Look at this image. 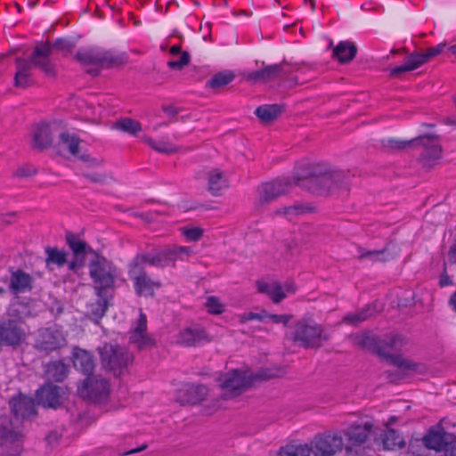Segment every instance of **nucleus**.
Returning <instances> with one entry per match:
<instances>
[{"mask_svg":"<svg viewBox=\"0 0 456 456\" xmlns=\"http://www.w3.org/2000/svg\"><path fill=\"white\" fill-rule=\"evenodd\" d=\"M88 256H93V253H77L72 254L71 260L68 263L69 269L74 273H78L85 266Z\"/></svg>","mask_w":456,"mask_h":456,"instance_id":"47","label":"nucleus"},{"mask_svg":"<svg viewBox=\"0 0 456 456\" xmlns=\"http://www.w3.org/2000/svg\"><path fill=\"white\" fill-rule=\"evenodd\" d=\"M38 403L45 407L57 408L65 399L63 389L54 385H45L37 393Z\"/></svg>","mask_w":456,"mask_h":456,"instance_id":"22","label":"nucleus"},{"mask_svg":"<svg viewBox=\"0 0 456 456\" xmlns=\"http://www.w3.org/2000/svg\"><path fill=\"white\" fill-rule=\"evenodd\" d=\"M451 437H452V435L444 432L441 426H436L429 429L423 438V443L428 449L440 451L443 447L445 449Z\"/></svg>","mask_w":456,"mask_h":456,"instance_id":"26","label":"nucleus"},{"mask_svg":"<svg viewBox=\"0 0 456 456\" xmlns=\"http://www.w3.org/2000/svg\"><path fill=\"white\" fill-rule=\"evenodd\" d=\"M439 283L442 287H444V286H448V285H451L452 282V280L451 278L449 277V275L445 273H444L441 276H440V281H439Z\"/></svg>","mask_w":456,"mask_h":456,"instance_id":"60","label":"nucleus"},{"mask_svg":"<svg viewBox=\"0 0 456 456\" xmlns=\"http://www.w3.org/2000/svg\"><path fill=\"white\" fill-rule=\"evenodd\" d=\"M205 340H208L206 331L192 326L182 329L176 335L175 342L183 346H195Z\"/></svg>","mask_w":456,"mask_h":456,"instance_id":"24","label":"nucleus"},{"mask_svg":"<svg viewBox=\"0 0 456 456\" xmlns=\"http://www.w3.org/2000/svg\"><path fill=\"white\" fill-rule=\"evenodd\" d=\"M77 391L83 398L101 403L108 398L110 392V385L101 375H91L84 379Z\"/></svg>","mask_w":456,"mask_h":456,"instance_id":"12","label":"nucleus"},{"mask_svg":"<svg viewBox=\"0 0 456 456\" xmlns=\"http://www.w3.org/2000/svg\"><path fill=\"white\" fill-rule=\"evenodd\" d=\"M56 147L61 153L69 152L72 156L79 158L82 154L79 138L69 132H60Z\"/></svg>","mask_w":456,"mask_h":456,"instance_id":"29","label":"nucleus"},{"mask_svg":"<svg viewBox=\"0 0 456 456\" xmlns=\"http://www.w3.org/2000/svg\"><path fill=\"white\" fill-rule=\"evenodd\" d=\"M88 269L95 289L102 297V290L112 287L115 282V268L105 257L94 253V256L89 260Z\"/></svg>","mask_w":456,"mask_h":456,"instance_id":"11","label":"nucleus"},{"mask_svg":"<svg viewBox=\"0 0 456 456\" xmlns=\"http://www.w3.org/2000/svg\"><path fill=\"white\" fill-rule=\"evenodd\" d=\"M142 140L146 144H148L151 149L163 154L169 155L175 153L179 151L178 146H176L175 144L172 143L169 141L161 140L157 142L149 136H143Z\"/></svg>","mask_w":456,"mask_h":456,"instance_id":"38","label":"nucleus"},{"mask_svg":"<svg viewBox=\"0 0 456 456\" xmlns=\"http://www.w3.org/2000/svg\"><path fill=\"white\" fill-rule=\"evenodd\" d=\"M191 255L192 249L190 247L170 245L165 247L155 256H150L149 265L158 267L175 266L177 261H186Z\"/></svg>","mask_w":456,"mask_h":456,"instance_id":"13","label":"nucleus"},{"mask_svg":"<svg viewBox=\"0 0 456 456\" xmlns=\"http://www.w3.org/2000/svg\"><path fill=\"white\" fill-rule=\"evenodd\" d=\"M444 453L445 456H456V437L454 436L447 442Z\"/></svg>","mask_w":456,"mask_h":456,"instance_id":"58","label":"nucleus"},{"mask_svg":"<svg viewBox=\"0 0 456 456\" xmlns=\"http://www.w3.org/2000/svg\"><path fill=\"white\" fill-rule=\"evenodd\" d=\"M235 78L232 71H223L214 75L208 82L207 86L217 91L221 87L230 84Z\"/></svg>","mask_w":456,"mask_h":456,"instance_id":"42","label":"nucleus"},{"mask_svg":"<svg viewBox=\"0 0 456 456\" xmlns=\"http://www.w3.org/2000/svg\"><path fill=\"white\" fill-rule=\"evenodd\" d=\"M13 416L11 418L27 419L36 414L35 404L31 398L25 395L14 397L10 402Z\"/></svg>","mask_w":456,"mask_h":456,"instance_id":"27","label":"nucleus"},{"mask_svg":"<svg viewBox=\"0 0 456 456\" xmlns=\"http://www.w3.org/2000/svg\"><path fill=\"white\" fill-rule=\"evenodd\" d=\"M379 310H374V308L370 305L366 306L361 312L350 314L344 317L343 322L346 323H350L353 325H356L369 317L372 316Z\"/></svg>","mask_w":456,"mask_h":456,"instance_id":"45","label":"nucleus"},{"mask_svg":"<svg viewBox=\"0 0 456 456\" xmlns=\"http://www.w3.org/2000/svg\"><path fill=\"white\" fill-rule=\"evenodd\" d=\"M32 277L23 271L13 272L10 279V289L17 294L32 289Z\"/></svg>","mask_w":456,"mask_h":456,"instance_id":"32","label":"nucleus"},{"mask_svg":"<svg viewBox=\"0 0 456 456\" xmlns=\"http://www.w3.org/2000/svg\"><path fill=\"white\" fill-rule=\"evenodd\" d=\"M60 438V436L57 432H53L51 434H49V436H47V441L48 443L52 444V443H55L59 440Z\"/></svg>","mask_w":456,"mask_h":456,"instance_id":"64","label":"nucleus"},{"mask_svg":"<svg viewBox=\"0 0 456 456\" xmlns=\"http://www.w3.org/2000/svg\"><path fill=\"white\" fill-rule=\"evenodd\" d=\"M312 450L309 444H288L279 452V456H311Z\"/></svg>","mask_w":456,"mask_h":456,"instance_id":"43","label":"nucleus"},{"mask_svg":"<svg viewBox=\"0 0 456 456\" xmlns=\"http://www.w3.org/2000/svg\"><path fill=\"white\" fill-rule=\"evenodd\" d=\"M112 127L131 135H137V134L142 130L140 122L129 118H124L117 120L113 124Z\"/></svg>","mask_w":456,"mask_h":456,"instance_id":"40","label":"nucleus"},{"mask_svg":"<svg viewBox=\"0 0 456 456\" xmlns=\"http://www.w3.org/2000/svg\"><path fill=\"white\" fill-rule=\"evenodd\" d=\"M76 59L86 69L92 76H97L102 69L119 68L127 61L125 53L113 51L89 50L78 52Z\"/></svg>","mask_w":456,"mask_h":456,"instance_id":"4","label":"nucleus"},{"mask_svg":"<svg viewBox=\"0 0 456 456\" xmlns=\"http://www.w3.org/2000/svg\"><path fill=\"white\" fill-rule=\"evenodd\" d=\"M206 189L214 197L223 195L230 186L228 174L220 168L208 170L206 174Z\"/></svg>","mask_w":456,"mask_h":456,"instance_id":"20","label":"nucleus"},{"mask_svg":"<svg viewBox=\"0 0 456 456\" xmlns=\"http://www.w3.org/2000/svg\"><path fill=\"white\" fill-rule=\"evenodd\" d=\"M208 393V389L203 386H191L183 391L181 396V402L187 404H197L201 403Z\"/></svg>","mask_w":456,"mask_h":456,"instance_id":"36","label":"nucleus"},{"mask_svg":"<svg viewBox=\"0 0 456 456\" xmlns=\"http://www.w3.org/2000/svg\"><path fill=\"white\" fill-rule=\"evenodd\" d=\"M360 259H370L371 261L386 262L393 258V255L387 249L365 251L359 256Z\"/></svg>","mask_w":456,"mask_h":456,"instance_id":"46","label":"nucleus"},{"mask_svg":"<svg viewBox=\"0 0 456 456\" xmlns=\"http://www.w3.org/2000/svg\"><path fill=\"white\" fill-rule=\"evenodd\" d=\"M85 176L94 182V183H105L108 180V175L106 174V172H87L85 174Z\"/></svg>","mask_w":456,"mask_h":456,"instance_id":"55","label":"nucleus"},{"mask_svg":"<svg viewBox=\"0 0 456 456\" xmlns=\"http://www.w3.org/2000/svg\"><path fill=\"white\" fill-rule=\"evenodd\" d=\"M353 343L362 348L369 350H377L379 354L384 355L387 360L398 369L406 372H414L422 374L427 370V367L419 362H416L402 355H387L384 349L379 346L377 338L370 332L357 333L350 336Z\"/></svg>","mask_w":456,"mask_h":456,"instance_id":"5","label":"nucleus"},{"mask_svg":"<svg viewBox=\"0 0 456 456\" xmlns=\"http://www.w3.org/2000/svg\"><path fill=\"white\" fill-rule=\"evenodd\" d=\"M65 344V337L58 328H49L41 330L37 339V347L44 351H53Z\"/></svg>","mask_w":456,"mask_h":456,"instance_id":"21","label":"nucleus"},{"mask_svg":"<svg viewBox=\"0 0 456 456\" xmlns=\"http://www.w3.org/2000/svg\"><path fill=\"white\" fill-rule=\"evenodd\" d=\"M285 370L280 367L266 368L253 372L248 369H235L225 372L218 379L219 387L226 397H234L247 391L256 382L281 378Z\"/></svg>","mask_w":456,"mask_h":456,"instance_id":"2","label":"nucleus"},{"mask_svg":"<svg viewBox=\"0 0 456 456\" xmlns=\"http://www.w3.org/2000/svg\"><path fill=\"white\" fill-rule=\"evenodd\" d=\"M172 57L179 56V61L170 60L167 66L172 69L181 70L190 63L191 56L188 52L182 51L181 45H174L168 50Z\"/></svg>","mask_w":456,"mask_h":456,"instance_id":"35","label":"nucleus"},{"mask_svg":"<svg viewBox=\"0 0 456 456\" xmlns=\"http://www.w3.org/2000/svg\"><path fill=\"white\" fill-rule=\"evenodd\" d=\"M294 341L305 348H318L330 339L322 326L311 320H301L295 325Z\"/></svg>","mask_w":456,"mask_h":456,"instance_id":"8","label":"nucleus"},{"mask_svg":"<svg viewBox=\"0 0 456 456\" xmlns=\"http://www.w3.org/2000/svg\"><path fill=\"white\" fill-rule=\"evenodd\" d=\"M357 53L355 45L349 41L340 42L333 50V56L336 57L339 62L347 63L351 61Z\"/></svg>","mask_w":456,"mask_h":456,"instance_id":"34","label":"nucleus"},{"mask_svg":"<svg viewBox=\"0 0 456 456\" xmlns=\"http://www.w3.org/2000/svg\"><path fill=\"white\" fill-rule=\"evenodd\" d=\"M370 434H375L373 425L370 422H363L359 424H353L345 429L342 436L346 437V444L345 448L346 451H352L355 446H360L367 442Z\"/></svg>","mask_w":456,"mask_h":456,"instance_id":"17","label":"nucleus"},{"mask_svg":"<svg viewBox=\"0 0 456 456\" xmlns=\"http://www.w3.org/2000/svg\"><path fill=\"white\" fill-rule=\"evenodd\" d=\"M309 444L314 456H336L345 448L342 433L335 429L316 434Z\"/></svg>","mask_w":456,"mask_h":456,"instance_id":"9","label":"nucleus"},{"mask_svg":"<svg viewBox=\"0 0 456 456\" xmlns=\"http://www.w3.org/2000/svg\"><path fill=\"white\" fill-rule=\"evenodd\" d=\"M283 108L279 104L263 105L258 107L255 114L263 123L274 121L282 112Z\"/></svg>","mask_w":456,"mask_h":456,"instance_id":"37","label":"nucleus"},{"mask_svg":"<svg viewBox=\"0 0 456 456\" xmlns=\"http://www.w3.org/2000/svg\"><path fill=\"white\" fill-rule=\"evenodd\" d=\"M29 307L21 303H13L8 312L9 319L0 322V340L2 345L17 346L27 339L28 329L24 320L30 317Z\"/></svg>","mask_w":456,"mask_h":456,"instance_id":"3","label":"nucleus"},{"mask_svg":"<svg viewBox=\"0 0 456 456\" xmlns=\"http://www.w3.org/2000/svg\"><path fill=\"white\" fill-rule=\"evenodd\" d=\"M46 257V265L50 267L51 265H55L59 267L63 266L68 262L69 254L63 250L59 249L57 248L48 247L45 248Z\"/></svg>","mask_w":456,"mask_h":456,"instance_id":"39","label":"nucleus"},{"mask_svg":"<svg viewBox=\"0 0 456 456\" xmlns=\"http://www.w3.org/2000/svg\"><path fill=\"white\" fill-rule=\"evenodd\" d=\"M205 306L211 314H220L224 312V305L216 297H207Z\"/></svg>","mask_w":456,"mask_h":456,"instance_id":"49","label":"nucleus"},{"mask_svg":"<svg viewBox=\"0 0 456 456\" xmlns=\"http://www.w3.org/2000/svg\"><path fill=\"white\" fill-rule=\"evenodd\" d=\"M66 241L72 254L96 253L86 241L73 233H68L66 235Z\"/></svg>","mask_w":456,"mask_h":456,"instance_id":"41","label":"nucleus"},{"mask_svg":"<svg viewBox=\"0 0 456 456\" xmlns=\"http://www.w3.org/2000/svg\"><path fill=\"white\" fill-rule=\"evenodd\" d=\"M73 363L76 369L85 373L91 372L94 368V360L91 354L80 348L74 350Z\"/></svg>","mask_w":456,"mask_h":456,"instance_id":"33","label":"nucleus"},{"mask_svg":"<svg viewBox=\"0 0 456 456\" xmlns=\"http://www.w3.org/2000/svg\"><path fill=\"white\" fill-rule=\"evenodd\" d=\"M267 319V313L265 311H262L261 313H244L239 316V320L241 323L249 322L251 320H258L265 321Z\"/></svg>","mask_w":456,"mask_h":456,"instance_id":"51","label":"nucleus"},{"mask_svg":"<svg viewBox=\"0 0 456 456\" xmlns=\"http://www.w3.org/2000/svg\"><path fill=\"white\" fill-rule=\"evenodd\" d=\"M257 292L265 294L270 297L274 304L281 303L287 297V294H294L296 286L291 281L281 283L276 280L261 279L256 281Z\"/></svg>","mask_w":456,"mask_h":456,"instance_id":"14","label":"nucleus"},{"mask_svg":"<svg viewBox=\"0 0 456 456\" xmlns=\"http://www.w3.org/2000/svg\"><path fill=\"white\" fill-rule=\"evenodd\" d=\"M382 146L387 150H401L403 149L408 142H401L393 138H385L381 141Z\"/></svg>","mask_w":456,"mask_h":456,"instance_id":"52","label":"nucleus"},{"mask_svg":"<svg viewBox=\"0 0 456 456\" xmlns=\"http://www.w3.org/2000/svg\"><path fill=\"white\" fill-rule=\"evenodd\" d=\"M386 346H387L389 348L397 350L404 344V338L400 335H394L391 337L387 338L383 341Z\"/></svg>","mask_w":456,"mask_h":456,"instance_id":"53","label":"nucleus"},{"mask_svg":"<svg viewBox=\"0 0 456 456\" xmlns=\"http://www.w3.org/2000/svg\"><path fill=\"white\" fill-rule=\"evenodd\" d=\"M65 42L58 40L52 46L48 43H40L36 45L31 54L29 61L33 67L38 68L43 70L46 75H54V67L50 61V55L53 48H63Z\"/></svg>","mask_w":456,"mask_h":456,"instance_id":"16","label":"nucleus"},{"mask_svg":"<svg viewBox=\"0 0 456 456\" xmlns=\"http://www.w3.org/2000/svg\"><path fill=\"white\" fill-rule=\"evenodd\" d=\"M78 159L85 161L88 167H101L104 163L103 159L92 157L85 153H82Z\"/></svg>","mask_w":456,"mask_h":456,"instance_id":"54","label":"nucleus"},{"mask_svg":"<svg viewBox=\"0 0 456 456\" xmlns=\"http://www.w3.org/2000/svg\"><path fill=\"white\" fill-rule=\"evenodd\" d=\"M68 373V367L61 362H51L46 370V376L54 381H62Z\"/></svg>","mask_w":456,"mask_h":456,"instance_id":"44","label":"nucleus"},{"mask_svg":"<svg viewBox=\"0 0 456 456\" xmlns=\"http://www.w3.org/2000/svg\"><path fill=\"white\" fill-rule=\"evenodd\" d=\"M316 208L310 203L296 202L289 206H281L273 212V217H283L291 221L300 216L315 212Z\"/></svg>","mask_w":456,"mask_h":456,"instance_id":"23","label":"nucleus"},{"mask_svg":"<svg viewBox=\"0 0 456 456\" xmlns=\"http://www.w3.org/2000/svg\"><path fill=\"white\" fill-rule=\"evenodd\" d=\"M16 72L14 74V86L26 88L32 84V64L28 59L15 58Z\"/></svg>","mask_w":456,"mask_h":456,"instance_id":"25","label":"nucleus"},{"mask_svg":"<svg viewBox=\"0 0 456 456\" xmlns=\"http://www.w3.org/2000/svg\"><path fill=\"white\" fill-rule=\"evenodd\" d=\"M37 174L36 168L30 165H23L13 171V176L17 178L31 177Z\"/></svg>","mask_w":456,"mask_h":456,"instance_id":"50","label":"nucleus"},{"mask_svg":"<svg viewBox=\"0 0 456 456\" xmlns=\"http://www.w3.org/2000/svg\"><path fill=\"white\" fill-rule=\"evenodd\" d=\"M282 71V64H274L266 66L261 70L246 73L244 77L247 81L252 83H266L277 78Z\"/></svg>","mask_w":456,"mask_h":456,"instance_id":"28","label":"nucleus"},{"mask_svg":"<svg viewBox=\"0 0 456 456\" xmlns=\"http://www.w3.org/2000/svg\"><path fill=\"white\" fill-rule=\"evenodd\" d=\"M445 46V43H441L436 46L428 48L424 53H411L403 65L396 67L391 70V76L399 77L403 72L411 71L418 69L421 65L428 62L432 58L442 53Z\"/></svg>","mask_w":456,"mask_h":456,"instance_id":"15","label":"nucleus"},{"mask_svg":"<svg viewBox=\"0 0 456 456\" xmlns=\"http://www.w3.org/2000/svg\"><path fill=\"white\" fill-rule=\"evenodd\" d=\"M102 367L114 375H120L133 361V355L118 345L105 344L99 348Z\"/></svg>","mask_w":456,"mask_h":456,"instance_id":"10","label":"nucleus"},{"mask_svg":"<svg viewBox=\"0 0 456 456\" xmlns=\"http://www.w3.org/2000/svg\"><path fill=\"white\" fill-rule=\"evenodd\" d=\"M424 146L422 152V160L425 165L432 166L442 157V148L438 142L430 136L421 138L420 140Z\"/></svg>","mask_w":456,"mask_h":456,"instance_id":"31","label":"nucleus"},{"mask_svg":"<svg viewBox=\"0 0 456 456\" xmlns=\"http://www.w3.org/2000/svg\"><path fill=\"white\" fill-rule=\"evenodd\" d=\"M297 248V243L293 240L285 242V248L288 254L292 255L294 249Z\"/></svg>","mask_w":456,"mask_h":456,"instance_id":"61","label":"nucleus"},{"mask_svg":"<svg viewBox=\"0 0 456 456\" xmlns=\"http://www.w3.org/2000/svg\"><path fill=\"white\" fill-rule=\"evenodd\" d=\"M375 439L385 450H398L405 447L403 437L394 428L386 429Z\"/></svg>","mask_w":456,"mask_h":456,"instance_id":"30","label":"nucleus"},{"mask_svg":"<svg viewBox=\"0 0 456 456\" xmlns=\"http://www.w3.org/2000/svg\"><path fill=\"white\" fill-rule=\"evenodd\" d=\"M23 440L21 420L8 416L0 417L2 456H20L23 448Z\"/></svg>","mask_w":456,"mask_h":456,"instance_id":"6","label":"nucleus"},{"mask_svg":"<svg viewBox=\"0 0 456 456\" xmlns=\"http://www.w3.org/2000/svg\"><path fill=\"white\" fill-rule=\"evenodd\" d=\"M350 176L348 169L339 168L328 162H304L297 166L295 175L278 177L262 183L256 190L254 208L264 213L269 205L281 196L288 194L294 185L309 183V191L321 196H330L341 188Z\"/></svg>","mask_w":456,"mask_h":456,"instance_id":"1","label":"nucleus"},{"mask_svg":"<svg viewBox=\"0 0 456 456\" xmlns=\"http://www.w3.org/2000/svg\"><path fill=\"white\" fill-rule=\"evenodd\" d=\"M150 256L138 255L128 265V275L134 281L137 295L152 297L155 289L162 286L160 281H153L146 273L144 265L149 264Z\"/></svg>","mask_w":456,"mask_h":456,"instance_id":"7","label":"nucleus"},{"mask_svg":"<svg viewBox=\"0 0 456 456\" xmlns=\"http://www.w3.org/2000/svg\"><path fill=\"white\" fill-rule=\"evenodd\" d=\"M182 235L190 241L200 240L204 233V231L200 227L196 226H183L180 228Z\"/></svg>","mask_w":456,"mask_h":456,"instance_id":"48","label":"nucleus"},{"mask_svg":"<svg viewBox=\"0 0 456 456\" xmlns=\"http://www.w3.org/2000/svg\"><path fill=\"white\" fill-rule=\"evenodd\" d=\"M448 255L450 261L456 263V243L451 247Z\"/></svg>","mask_w":456,"mask_h":456,"instance_id":"63","label":"nucleus"},{"mask_svg":"<svg viewBox=\"0 0 456 456\" xmlns=\"http://www.w3.org/2000/svg\"><path fill=\"white\" fill-rule=\"evenodd\" d=\"M92 314L94 317L96 319L101 318L107 309V300L105 298H100L96 303V306L92 305Z\"/></svg>","mask_w":456,"mask_h":456,"instance_id":"56","label":"nucleus"},{"mask_svg":"<svg viewBox=\"0 0 456 456\" xmlns=\"http://www.w3.org/2000/svg\"><path fill=\"white\" fill-rule=\"evenodd\" d=\"M147 447H148L147 444H142V446H140L138 448H135V449H133V450L124 452L123 455H130V454L137 453V452L146 450Z\"/></svg>","mask_w":456,"mask_h":456,"instance_id":"62","label":"nucleus"},{"mask_svg":"<svg viewBox=\"0 0 456 456\" xmlns=\"http://www.w3.org/2000/svg\"><path fill=\"white\" fill-rule=\"evenodd\" d=\"M60 132V126L57 122L37 125L32 134L33 146L39 150L50 147L53 144V137Z\"/></svg>","mask_w":456,"mask_h":456,"instance_id":"18","label":"nucleus"},{"mask_svg":"<svg viewBox=\"0 0 456 456\" xmlns=\"http://www.w3.org/2000/svg\"><path fill=\"white\" fill-rule=\"evenodd\" d=\"M162 110L168 117H175L178 114V109L173 105H163Z\"/></svg>","mask_w":456,"mask_h":456,"instance_id":"59","label":"nucleus"},{"mask_svg":"<svg viewBox=\"0 0 456 456\" xmlns=\"http://www.w3.org/2000/svg\"><path fill=\"white\" fill-rule=\"evenodd\" d=\"M130 343L139 350L151 349L155 346L154 338L147 332V319L142 313L140 314L136 326L131 333Z\"/></svg>","mask_w":456,"mask_h":456,"instance_id":"19","label":"nucleus"},{"mask_svg":"<svg viewBox=\"0 0 456 456\" xmlns=\"http://www.w3.org/2000/svg\"><path fill=\"white\" fill-rule=\"evenodd\" d=\"M267 318L270 319L273 323H282L284 325H287V323L292 319V315L267 314Z\"/></svg>","mask_w":456,"mask_h":456,"instance_id":"57","label":"nucleus"}]
</instances>
